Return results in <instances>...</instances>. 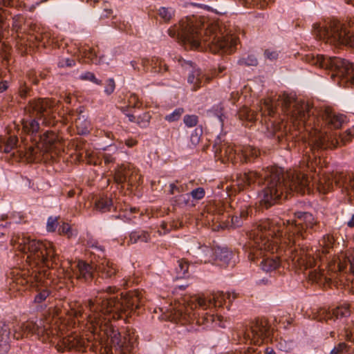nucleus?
<instances>
[{"instance_id":"bf43d9fd","label":"nucleus","mask_w":354,"mask_h":354,"mask_svg":"<svg viewBox=\"0 0 354 354\" xmlns=\"http://www.w3.org/2000/svg\"><path fill=\"white\" fill-rule=\"evenodd\" d=\"M16 142H17L16 138H11V143L8 144L4 147L3 152L9 153L11 149L13 148L14 145H16Z\"/></svg>"},{"instance_id":"aec40b11","label":"nucleus","mask_w":354,"mask_h":354,"mask_svg":"<svg viewBox=\"0 0 354 354\" xmlns=\"http://www.w3.org/2000/svg\"><path fill=\"white\" fill-rule=\"evenodd\" d=\"M95 270L102 279H111L118 272L117 265L106 259H102L96 266Z\"/></svg>"},{"instance_id":"2eb2a0df","label":"nucleus","mask_w":354,"mask_h":354,"mask_svg":"<svg viewBox=\"0 0 354 354\" xmlns=\"http://www.w3.org/2000/svg\"><path fill=\"white\" fill-rule=\"evenodd\" d=\"M277 169H281V168H275L271 169V171H269V173L266 172L263 176L264 179V188L259 192V203L260 205L263 207H265L266 209H268V207H266L265 205L261 204V198L260 194H261L262 191L266 188V181L270 177V174L272 172L275 171ZM263 180V176L262 174H259L256 171H249L248 173L244 174H239L236 176V178L235 180V186L237 187L238 190L242 191L244 190L248 187H250L252 185L258 183L261 184V183Z\"/></svg>"},{"instance_id":"20e7f679","label":"nucleus","mask_w":354,"mask_h":354,"mask_svg":"<svg viewBox=\"0 0 354 354\" xmlns=\"http://www.w3.org/2000/svg\"><path fill=\"white\" fill-rule=\"evenodd\" d=\"M288 222L287 234L283 238V243L287 246L284 250L286 260L300 270L315 266V258L312 257L308 248L301 241L317 230L319 222L311 213L307 212H295L294 219Z\"/></svg>"},{"instance_id":"680f3d73","label":"nucleus","mask_w":354,"mask_h":354,"mask_svg":"<svg viewBox=\"0 0 354 354\" xmlns=\"http://www.w3.org/2000/svg\"><path fill=\"white\" fill-rule=\"evenodd\" d=\"M225 69V67L223 66H220L218 68V70L216 71V69H214V72H213V76H218L220 74H221L223 73V71Z\"/></svg>"},{"instance_id":"4468645a","label":"nucleus","mask_w":354,"mask_h":354,"mask_svg":"<svg viewBox=\"0 0 354 354\" xmlns=\"http://www.w3.org/2000/svg\"><path fill=\"white\" fill-rule=\"evenodd\" d=\"M270 326L266 319H257L243 330V338L254 344H261L269 335Z\"/></svg>"},{"instance_id":"5701e85b","label":"nucleus","mask_w":354,"mask_h":354,"mask_svg":"<svg viewBox=\"0 0 354 354\" xmlns=\"http://www.w3.org/2000/svg\"><path fill=\"white\" fill-rule=\"evenodd\" d=\"M75 274L77 279H82L85 281L91 280L93 277L94 268L89 263L83 261H79L77 266Z\"/></svg>"},{"instance_id":"6ab92c4d","label":"nucleus","mask_w":354,"mask_h":354,"mask_svg":"<svg viewBox=\"0 0 354 354\" xmlns=\"http://www.w3.org/2000/svg\"><path fill=\"white\" fill-rule=\"evenodd\" d=\"M349 266V271L354 273V253L349 256L342 255L338 257L337 261L330 262L328 264V269L332 272H343L347 266Z\"/></svg>"},{"instance_id":"603ef678","label":"nucleus","mask_w":354,"mask_h":354,"mask_svg":"<svg viewBox=\"0 0 354 354\" xmlns=\"http://www.w3.org/2000/svg\"><path fill=\"white\" fill-rule=\"evenodd\" d=\"M57 226V221L56 218L50 217L47 222V230L48 232H54Z\"/></svg>"},{"instance_id":"e433bc0d","label":"nucleus","mask_w":354,"mask_h":354,"mask_svg":"<svg viewBox=\"0 0 354 354\" xmlns=\"http://www.w3.org/2000/svg\"><path fill=\"white\" fill-rule=\"evenodd\" d=\"M189 268V263L185 259H180L178 261V267L176 268V272L178 277L181 278L185 276Z\"/></svg>"},{"instance_id":"b1692460","label":"nucleus","mask_w":354,"mask_h":354,"mask_svg":"<svg viewBox=\"0 0 354 354\" xmlns=\"http://www.w3.org/2000/svg\"><path fill=\"white\" fill-rule=\"evenodd\" d=\"M130 165H122L115 171L114 181L118 185H122L127 183L129 180V175L130 172Z\"/></svg>"},{"instance_id":"338daca9","label":"nucleus","mask_w":354,"mask_h":354,"mask_svg":"<svg viewBox=\"0 0 354 354\" xmlns=\"http://www.w3.org/2000/svg\"><path fill=\"white\" fill-rule=\"evenodd\" d=\"M74 316L76 318L82 317H83V313H82L81 310H75V313H74Z\"/></svg>"},{"instance_id":"f03ea898","label":"nucleus","mask_w":354,"mask_h":354,"mask_svg":"<svg viewBox=\"0 0 354 354\" xmlns=\"http://www.w3.org/2000/svg\"><path fill=\"white\" fill-rule=\"evenodd\" d=\"M115 287L109 286L105 290H97V295L87 301L89 314L86 315L88 328L93 334L110 338V345L102 348V354H131L133 345L127 337H122L111 323L127 317L143 304V298L138 290L131 292L120 298L111 296Z\"/></svg>"},{"instance_id":"39448f33","label":"nucleus","mask_w":354,"mask_h":354,"mask_svg":"<svg viewBox=\"0 0 354 354\" xmlns=\"http://www.w3.org/2000/svg\"><path fill=\"white\" fill-rule=\"evenodd\" d=\"M284 230V222L279 223L270 219L261 220L250 232V251L248 259L251 261L261 259L260 266L265 272L276 270L280 265L277 255L268 256L263 251L278 252L281 246L279 241L282 238Z\"/></svg>"},{"instance_id":"3c124183","label":"nucleus","mask_w":354,"mask_h":354,"mask_svg":"<svg viewBox=\"0 0 354 354\" xmlns=\"http://www.w3.org/2000/svg\"><path fill=\"white\" fill-rule=\"evenodd\" d=\"M9 349V339H0V354H6Z\"/></svg>"},{"instance_id":"49530a36","label":"nucleus","mask_w":354,"mask_h":354,"mask_svg":"<svg viewBox=\"0 0 354 354\" xmlns=\"http://www.w3.org/2000/svg\"><path fill=\"white\" fill-rule=\"evenodd\" d=\"M250 211H252V209L250 205L248 204H245L240 207L239 216H240V218L242 220V221L248 218Z\"/></svg>"},{"instance_id":"4d7b16f0","label":"nucleus","mask_w":354,"mask_h":354,"mask_svg":"<svg viewBox=\"0 0 354 354\" xmlns=\"http://www.w3.org/2000/svg\"><path fill=\"white\" fill-rule=\"evenodd\" d=\"M96 156H75V160H78L79 162L80 161H83V162H86L87 164H91V162L93 161V160L95 158Z\"/></svg>"},{"instance_id":"a19ab883","label":"nucleus","mask_w":354,"mask_h":354,"mask_svg":"<svg viewBox=\"0 0 354 354\" xmlns=\"http://www.w3.org/2000/svg\"><path fill=\"white\" fill-rule=\"evenodd\" d=\"M183 122L188 128L194 127L198 122V117L196 115H185L183 118Z\"/></svg>"},{"instance_id":"a211bd4d","label":"nucleus","mask_w":354,"mask_h":354,"mask_svg":"<svg viewBox=\"0 0 354 354\" xmlns=\"http://www.w3.org/2000/svg\"><path fill=\"white\" fill-rule=\"evenodd\" d=\"M134 69L140 71L141 68L145 71H150L153 73L162 74L167 71V65L158 57L143 58L140 63L136 61L131 62Z\"/></svg>"},{"instance_id":"9d476101","label":"nucleus","mask_w":354,"mask_h":354,"mask_svg":"<svg viewBox=\"0 0 354 354\" xmlns=\"http://www.w3.org/2000/svg\"><path fill=\"white\" fill-rule=\"evenodd\" d=\"M57 102L48 99L32 100L29 102L25 111L29 114L30 119L24 120V131L31 135L36 134L39 129V123L37 119L43 120V123L50 124V120L54 118Z\"/></svg>"},{"instance_id":"a18cd8bd","label":"nucleus","mask_w":354,"mask_h":354,"mask_svg":"<svg viewBox=\"0 0 354 354\" xmlns=\"http://www.w3.org/2000/svg\"><path fill=\"white\" fill-rule=\"evenodd\" d=\"M203 323H209V322H216V321L218 322H221L222 319H223V317L221 315H214V314H208V313H205V315L203 316Z\"/></svg>"},{"instance_id":"052dcab7","label":"nucleus","mask_w":354,"mask_h":354,"mask_svg":"<svg viewBox=\"0 0 354 354\" xmlns=\"http://www.w3.org/2000/svg\"><path fill=\"white\" fill-rule=\"evenodd\" d=\"M230 157H231L232 163L234 165V157L233 156H220L219 160L223 163H226L227 161L230 160Z\"/></svg>"},{"instance_id":"f257e3e1","label":"nucleus","mask_w":354,"mask_h":354,"mask_svg":"<svg viewBox=\"0 0 354 354\" xmlns=\"http://www.w3.org/2000/svg\"><path fill=\"white\" fill-rule=\"evenodd\" d=\"M260 111L263 115L272 118L277 115L283 114V117L290 121L300 131L303 128L308 133L315 145L322 149L337 147L340 143L346 144L354 136L349 129L344 133H331L333 129L338 130L346 122V117L336 113L330 108L320 110L317 115L313 113L310 105L298 99L294 94L283 93L277 97H268L261 100ZM285 118L278 121L277 118L270 120L268 127L270 133L279 141L283 137H288L287 124Z\"/></svg>"},{"instance_id":"de8ad7c7","label":"nucleus","mask_w":354,"mask_h":354,"mask_svg":"<svg viewBox=\"0 0 354 354\" xmlns=\"http://www.w3.org/2000/svg\"><path fill=\"white\" fill-rule=\"evenodd\" d=\"M205 189L203 187H198L190 192L191 196L196 200H201L205 196Z\"/></svg>"},{"instance_id":"774afa93","label":"nucleus","mask_w":354,"mask_h":354,"mask_svg":"<svg viewBox=\"0 0 354 354\" xmlns=\"http://www.w3.org/2000/svg\"><path fill=\"white\" fill-rule=\"evenodd\" d=\"M265 354H276V353L272 348H267L265 351Z\"/></svg>"},{"instance_id":"473e14b6","label":"nucleus","mask_w":354,"mask_h":354,"mask_svg":"<svg viewBox=\"0 0 354 354\" xmlns=\"http://www.w3.org/2000/svg\"><path fill=\"white\" fill-rule=\"evenodd\" d=\"M309 279L313 282H322V279L325 281L328 282L330 281V278H328L326 275L324 270H313L309 272L308 274Z\"/></svg>"},{"instance_id":"a878e982","label":"nucleus","mask_w":354,"mask_h":354,"mask_svg":"<svg viewBox=\"0 0 354 354\" xmlns=\"http://www.w3.org/2000/svg\"><path fill=\"white\" fill-rule=\"evenodd\" d=\"M150 240V235L148 232L143 230L133 231L129 235V241L131 243L138 242L147 243Z\"/></svg>"},{"instance_id":"c85d7f7f","label":"nucleus","mask_w":354,"mask_h":354,"mask_svg":"<svg viewBox=\"0 0 354 354\" xmlns=\"http://www.w3.org/2000/svg\"><path fill=\"white\" fill-rule=\"evenodd\" d=\"M333 243L334 239L333 236L330 235L324 236L319 242V244L322 246V250L318 251L317 257H319L320 259L322 258L320 252H322V254H326L329 253L330 250L333 248Z\"/></svg>"},{"instance_id":"8fccbe9b","label":"nucleus","mask_w":354,"mask_h":354,"mask_svg":"<svg viewBox=\"0 0 354 354\" xmlns=\"http://www.w3.org/2000/svg\"><path fill=\"white\" fill-rule=\"evenodd\" d=\"M353 326L344 328L345 338L347 341L354 342V322L352 323Z\"/></svg>"},{"instance_id":"864d4df0","label":"nucleus","mask_w":354,"mask_h":354,"mask_svg":"<svg viewBox=\"0 0 354 354\" xmlns=\"http://www.w3.org/2000/svg\"><path fill=\"white\" fill-rule=\"evenodd\" d=\"M75 64V62L74 59H70V58H66V59H63L61 61H59V66L60 67H64V66L71 67V66H74Z\"/></svg>"},{"instance_id":"ea45409f","label":"nucleus","mask_w":354,"mask_h":354,"mask_svg":"<svg viewBox=\"0 0 354 354\" xmlns=\"http://www.w3.org/2000/svg\"><path fill=\"white\" fill-rule=\"evenodd\" d=\"M244 2L245 6H259L260 8H264L268 4L272 1V0H243Z\"/></svg>"},{"instance_id":"4c0bfd02","label":"nucleus","mask_w":354,"mask_h":354,"mask_svg":"<svg viewBox=\"0 0 354 354\" xmlns=\"http://www.w3.org/2000/svg\"><path fill=\"white\" fill-rule=\"evenodd\" d=\"M202 135L203 128L201 126L197 127L192 133L190 136V142L194 147H196L200 142Z\"/></svg>"},{"instance_id":"c9c22d12","label":"nucleus","mask_w":354,"mask_h":354,"mask_svg":"<svg viewBox=\"0 0 354 354\" xmlns=\"http://www.w3.org/2000/svg\"><path fill=\"white\" fill-rule=\"evenodd\" d=\"M184 113L183 108H177L172 113L165 115V120L169 122L178 121Z\"/></svg>"},{"instance_id":"0eeeda50","label":"nucleus","mask_w":354,"mask_h":354,"mask_svg":"<svg viewBox=\"0 0 354 354\" xmlns=\"http://www.w3.org/2000/svg\"><path fill=\"white\" fill-rule=\"evenodd\" d=\"M312 32L317 39L326 44L336 48L347 46L354 50V16L348 19L346 24L337 19L315 23Z\"/></svg>"},{"instance_id":"7ed1b4c3","label":"nucleus","mask_w":354,"mask_h":354,"mask_svg":"<svg viewBox=\"0 0 354 354\" xmlns=\"http://www.w3.org/2000/svg\"><path fill=\"white\" fill-rule=\"evenodd\" d=\"M171 37H176L185 48L203 50L209 48L216 53H232L238 44V37L227 31L225 35H207V28L198 16L187 17L168 30Z\"/></svg>"},{"instance_id":"f8f14e48","label":"nucleus","mask_w":354,"mask_h":354,"mask_svg":"<svg viewBox=\"0 0 354 354\" xmlns=\"http://www.w3.org/2000/svg\"><path fill=\"white\" fill-rule=\"evenodd\" d=\"M207 114L209 117L217 118L221 123V131L214 140V149L215 153H222L224 155H230L231 152L227 151L229 148L228 142L225 141L226 131L223 130L224 119V106L222 103L215 104L211 109L207 110Z\"/></svg>"},{"instance_id":"393cba45","label":"nucleus","mask_w":354,"mask_h":354,"mask_svg":"<svg viewBox=\"0 0 354 354\" xmlns=\"http://www.w3.org/2000/svg\"><path fill=\"white\" fill-rule=\"evenodd\" d=\"M75 123L78 134L86 135L89 133L91 122L87 120L84 115L79 116L78 118L75 119Z\"/></svg>"},{"instance_id":"c756f323","label":"nucleus","mask_w":354,"mask_h":354,"mask_svg":"<svg viewBox=\"0 0 354 354\" xmlns=\"http://www.w3.org/2000/svg\"><path fill=\"white\" fill-rule=\"evenodd\" d=\"M175 11L171 8L160 7L157 10V15L165 22H169L174 16Z\"/></svg>"},{"instance_id":"58836bf2","label":"nucleus","mask_w":354,"mask_h":354,"mask_svg":"<svg viewBox=\"0 0 354 354\" xmlns=\"http://www.w3.org/2000/svg\"><path fill=\"white\" fill-rule=\"evenodd\" d=\"M80 79L84 81H89L97 85H101L102 81L97 79L93 73L86 71L80 75Z\"/></svg>"},{"instance_id":"412c9836","label":"nucleus","mask_w":354,"mask_h":354,"mask_svg":"<svg viewBox=\"0 0 354 354\" xmlns=\"http://www.w3.org/2000/svg\"><path fill=\"white\" fill-rule=\"evenodd\" d=\"M352 308V304H344L343 306L337 307L335 309H333L332 311H327L326 310H321L319 311V315L322 316L320 317V320L324 319L326 321L328 319H338L339 317H347L351 313V308Z\"/></svg>"},{"instance_id":"72a5a7b5","label":"nucleus","mask_w":354,"mask_h":354,"mask_svg":"<svg viewBox=\"0 0 354 354\" xmlns=\"http://www.w3.org/2000/svg\"><path fill=\"white\" fill-rule=\"evenodd\" d=\"M58 231L60 234L66 236L68 239L77 235V230L73 228L67 223H63L62 225L59 226Z\"/></svg>"},{"instance_id":"37998d69","label":"nucleus","mask_w":354,"mask_h":354,"mask_svg":"<svg viewBox=\"0 0 354 354\" xmlns=\"http://www.w3.org/2000/svg\"><path fill=\"white\" fill-rule=\"evenodd\" d=\"M115 89V83L113 78H109L105 82L104 93L106 95H111Z\"/></svg>"},{"instance_id":"69168bd1","label":"nucleus","mask_w":354,"mask_h":354,"mask_svg":"<svg viewBox=\"0 0 354 354\" xmlns=\"http://www.w3.org/2000/svg\"><path fill=\"white\" fill-rule=\"evenodd\" d=\"M8 88L6 82H0V93H3Z\"/></svg>"},{"instance_id":"6e6d98bb","label":"nucleus","mask_w":354,"mask_h":354,"mask_svg":"<svg viewBox=\"0 0 354 354\" xmlns=\"http://www.w3.org/2000/svg\"><path fill=\"white\" fill-rule=\"evenodd\" d=\"M232 226L234 227H238L241 226L243 221L240 218L239 216L234 215L231 217Z\"/></svg>"},{"instance_id":"dca6fc26","label":"nucleus","mask_w":354,"mask_h":354,"mask_svg":"<svg viewBox=\"0 0 354 354\" xmlns=\"http://www.w3.org/2000/svg\"><path fill=\"white\" fill-rule=\"evenodd\" d=\"M179 63L189 71L187 82L192 86V91H197L203 83L210 80V77L204 74L192 62L180 59Z\"/></svg>"},{"instance_id":"e2e57ef3","label":"nucleus","mask_w":354,"mask_h":354,"mask_svg":"<svg viewBox=\"0 0 354 354\" xmlns=\"http://www.w3.org/2000/svg\"><path fill=\"white\" fill-rule=\"evenodd\" d=\"M104 12L105 14H103L101 17H108L112 13V10L104 8Z\"/></svg>"},{"instance_id":"bb28decb","label":"nucleus","mask_w":354,"mask_h":354,"mask_svg":"<svg viewBox=\"0 0 354 354\" xmlns=\"http://www.w3.org/2000/svg\"><path fill=\"white\" fill-rule=\"evenodd\" d=\"M96 209L101 212H106L111 210L113 206V201L107 196H102L95 201V204Z\"/></svg>"},{"instance_id":"13d9d810","label":"nucleus","mask_w":354,"mask_h":354,"mask_svg":"<svg viewBox=\"0 0 354 354\" xmlns=\"http://www.w3.org/2000/svg\"><path fill=\"white\" fill-rule=\"evenodd\" d=\"M233 354H261V352L256 348H248L246 351H244L243 352L239 351Z\"/></svg>"},{"instance_id":"7c9ffc66","label":"nucleus","mask_w":354,"mask_h":354,"mask_svg":"<svg viewBox=\"0 0 354 354\" xmlns=\"http://www.w3.org/2000/svg\"><path fill=\"white\" fill-rule=\"evenodd\" d=\"M44 156H11L10 160H12V162H24V163H32V162H38L43 160Z\"/></svg>"},{"instance_id":"423d86ee","label":"nucleus","mask_w":354,"mask_h":354,"mask_svg":"<svg viewBox=\"0 0 354 354\" xmlns=\"http://www.w3.org/2000/svg\"><path fill=\"white\" fill-rule=\"evenodd\" d=\"M10 242L16 249L27 255L26 261L30 271L41 270L44 267L53 268L54 264H57L58 258L51 242L31 239L23 233L15 234Z\"/></svg>"},{"instance_id":"79ce46f5","label":"nucleus","mask_w":354,"mask_h":354,"mask_svg":"<svg viewBox=\"0 0 354 354\" xmlns=\"http://www.w3.org/2000/svg\"><path fill=\"white\" fill-rule=\"evenodd\" d=\"M240 65L245 66H257L258 64L257 59L254 55H248L246 57H242L239 60Z\"/></svg>"},{"instance_id":"2f4dec72","label":"nucleus","mask_w":354,"mask_h":354,"mask_svg":"<svg viewBox=\"0 0 354 354\" xmlns=\"http://www.w3.org/2000/svg\"><path fill=\"white\" fill-rule=\"evenodd\" d=\"M128 185L130 186H136L142 182V176L138 174V170L131 165Z\"/></svg>"},{"instance_id":"ddd939ff","label":"nucleus","mask_w":354,"mask_h":354,"mask_svg":"<svg viewBox=\"0 0 354 354\" xmlns=\"http://www.w3.org/2000/svg\"><path fill=\"white\" fill-rule=\"evenodd\" d=\"M20 333L16 332L15 337L17 339L22 338L24 336L36 335L42 342H46L50 339L51 331L45 325V322L42 319L36 321L28 320L24 322L20 328Z\"/></svg>"},{"instance_id":"c03bdc74","label":"nucleus","mask_w":354,"mask_h":354,"mask_svg":"<svg viewBox=\"0 0 354 354\" xmlns=\"http://www.w3.org/2000/svg\"><path fill=\"white\" fill-rule=\"evenodd\" d=\"M0 339H10V328L4 322L0 323Z\"/></svg>"},{"instance_id":"cd10ccee","label":"nucleus","mask_w":354,"mask_h":354,"mask_svg":"<svg viewBox=\"0 0 354 354\" xmlns=\"http://www.w3.org/2000/svg\"><path fill=\"white\" fill-rule=\"evenodd\" d=\"M321 156H305V159L302 160L301 167H306L310 171L317 172V167L321 162Z\"/></svg>"},{"instance_id":"4be33fe9","label":"nucleus","mask_w":354,"mask_h":354,"mask_svg":"<svg viewBox=\"0 0 354 354\" xmlns=\"http://www.w3.org/2000/svg\"><path fill=\"white\" fill-rule=\"evenodd\" d=\"M80 54L82 57L86 59V62L95 64L104 63V56L98 55L97 47L84 46L80 50Z\"/></svg>"},{"instance_id":"5fc2aeb1","label":"nucleus","mask_w":354,"mask_h":354,"mask_svg":"<svg viewBox=\"0 0 354 354\" xmlns=\"http://www.w3.org/2000/svg\"><path fill=\"white\" fill-rule=\"evenodd\" d=\"M346 348V344L344 342L339 343L337 346L330 351V354H339Z\"/></svg>"},{"instance_id":"09e8293b","label":"nucleus","mask_w":354,"mask_h":354,"mask_svg":"<svg viewBox=\"0 0 354 354\" xmlns=\"http://www.w3.org/2000/svg\"><path fill=\"white\" fill-rule=\"evenodd\" d=\"M265 57L271 62L275 61L279 57V52L277 50L266 49L264 52Z\"/></svg>"},{"instance_id":"f704fd0d","label":"nucleus","mask_w":354,"mask_h":354,"mask_svg":"<svg viewBox=\"0 0 354 354\" xmlns=\"http://www.w3.org/2000/svg\"><path fill=\"white\" fill-rule=\"evenodd\" d=\"M216 256L217 258L221 261H223L224 264L230 265L233 254L227 249H221L220 250V252L217 253Z\"/></svg>"},{"instance_id":"0e129e2a","label":"nucleus","mask_w":354,"mask_h":354,"mask_svg":"<svg viewBox=\"0 0 354 354\" xmlns=\"http://www.w3.org/2000/svg\"><path fill=\"white\" fill-rule=\"evenodd\" d=\"M347 226L351 228L354 227V214L352 215L351 219L347 222Z\"/></svg>"},{"instance_id":"9b49d317","label":"nucleus","mask_w":354,"mask_h":354,"mask_svg":"<svg viewBox=\"0 0 354 354\" xmlns=\"http://www.w3.org/2000/svg\"><path fill=\"white\" fill-rule=\"evenodd\" d=\"M44 270L23 269L17 272L15 281L22 286L29 285L30 287L37 288V294L34 298V303L40 304L50 297L51 291L49 288H39L44 283L45 279Z\"/></svg>"},{"instance_id":"f3484780","label":"nucleus","mask_w":354,"mask_h":354,"mask_svg":"<svg viewBox=\"0 0 354 354\" xmlns=\"http://www.w3.org/2000/svg\"><path fill=\"white\" fill-rule=\"evenodd\" d=\"M89 341L80 336L76 333H73L64 337L60 342L57 344V350L64 352L65 350H75L78 351H84L88 346Z\"/></svg>"},{"instance_id":"1a4fd4ad","label":"nucleus","mask_w":354,"mask_h":354,"mask_svg":"<svg viewBox=\"0 0 354 354\" xmlns=\"http://www.w3.org/2000/svg\"><path fill=\"white\" fill-rule=\"evenodd\" d=\"M301 59L313 66L328 71L331 79L339 86H354V63L337 57L313 53L300 55Z\"/></svg>"},{"instance_id":"6e6552de","label":"nucleus","mask_w":354,"mask_h":354,"mask_svg":"<svg viewBox=\"0 0 354 354\" xmlns=\"http://www.w3.org/2000/svg\"><path fill=\"white\" fill-rule=\"evenodd\" d=\"M237 297V294L235 292H227L224 293L222 291H218L214 292L212 297L207 299L203 297H192L189 301H187V306H184L181 304H175L174 307H170L167 309L163 313V319L171 321V322H178L180 320H186L187 318L191 317V313L193 310L198 308L202 310H206L207 308L212 307H222L226 302V299L228 300V305L227 308L230 309V304Z\"/></svg>"}]
</instances>
